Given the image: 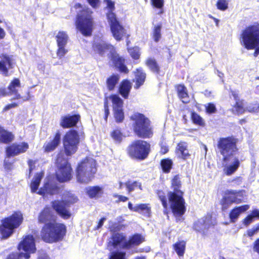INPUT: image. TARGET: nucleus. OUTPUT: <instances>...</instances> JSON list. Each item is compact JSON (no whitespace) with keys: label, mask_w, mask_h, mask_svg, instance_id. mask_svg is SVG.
I'll return each mask as SVG.
<instances>
[{"label":"nucleus","mask_w":259,"mask_h":259,"mask_svg":"<svg viewBox=\"0 0 259 259\" xmlns=\"http://www.w3.org/2000/svg\"><path fill=\"white\" fill-rule=\"evenodd\" d=\"M177 92L179 98L185 103L189 101V98L186 88L182 84L177 86Z\"/></svg>","instance_id":"nucleus-29"},{"label":"nucleus","mask_w":259,"mask_h":259,"mask_svg":"<svg viewBox=\"0 0 259 259\" xmlns=\"http://www.w3.org/2000/svg\"><path fill=\"white\" fill-rule=\"evenodd\" d=\"M186 243L184 241H180L174 244V249L179 256H183L185 250Z\"/></svg>","instance_id":"nucleus-39"},{"label":"nucleus","mask_w":259,"mask_h":259,"mask_svg":"<svg viewBox=\"0 0 259 259\" xmlns=\"http://www.w3.org/2000/svg\"><path fill=\"white\" fill-rule=\"evenodd\" d=\"M161 24L155 25L153 27L152 31V37L154 41L156 42H158L161 37Z\"/></svg>","instance_id":"nucleus-41"},{"label":"nucleus","mask_w":259,"mask_h":259,"mask_svg":"<svg viewBox=\"0 0 259 259\" xmlns=\"http://www.w3.org/2000/svg\"><path fill=\"white\" fill-rule=\"evenodd\" d=\"M119 80L118 75H112L107 80L108 88L109 90H112Z\"/></svg>","instance_id":"nucleus-43"},{"label":"nucleus","mask_w":259,"mask_h":259,"mask_svg":"<svg viewBox=\"0 0 259 259\" xmlns=\"http://www.w3.org/2000/svg\"><path fill=\"white\" fill-rule=\"evenodd\" d=\"M259 231V224L252 228L251 229L247 230V235L249 237H252L256 233H257Z\"/></svg>","instance_id":"nucleus-56"},{"label":"nucleus","mask_w":259,"mask_h":259,"mask_svg":"<svg viewBox=\"0 0 259 259\" xmlns=\"http://www.w3.org/2000/svg\"><path fill=\"white\" fill-rule=\"evenodd\" d=\"M125 186L129 192H132L136 188H139L140 190H142L141 184L138 182H132L130 181L126 183Z\"/></svg>","instance_id":"nucleus-44"},{"label":"nucleus","mask_w":259,"mask_h":259,"mask_svg":"<svg viewBox=\"0 0 259 259\" xmlns=\"http://www.w3.org/2000/svg\"><path fill=\"white\" fill-rule=\"evenodd\" d=\"M22 214L16 212L11 217L5 219L0 226V231L4 238H7L13 233L15 228H17L22 223Z\"/></svg>","instance_id":"nucleus-10"},{"label":"nucleus","mask_w":259,"mask_h":259,"mask_svg":"<svg viewBox=\"0 0 259 259\" xmlns=\"http://www.w3.org/2000/svg\"><path fill=\"white\" fill-rule=\"evenodd\" d=\"M18 248L20 251H24L20 253H23L25 259H29L30 257V254L36 251L34 237L31 235L24 236L22 240L19 243Z\"/></svg>","instance_id":"nucleus-16"},{"label":"nucleus","mask_w":259,"mask_h":259,"mask_svg":"<svg viewBox=\"0 0 259 259\" xmlns=\"http://www.w3.org/2000/svg\"><path fill=\"white\" fill-rule=\"evenodd\" d=\"M151 4L153 7L160 10L159 14L163 13V11L161 10L164 6V0H151Z\"/></svg>","instance_id":"nucleus-47"},{"label":"nucleus","mask_w":259,"mask_h":259,"mask_svg":"<svg viewBox=\"0 0 259 259\" xmlns=\"http://www.w3.org/2000/svg\"><path fill=\"white\" fill-rule=\"evenodd\" d=\"M150 207L147 204H140L135 205V211L138 212L146 215H149Z\"/></svg>","instance_id":"nucleus-38"},{"label":"nucleus","mask_w":259,"mask_h":259,"mask_svg":"<svg viewBox=\"0 0 259 259\" xmlns=\"http://www.w3.org/2000/svg\"><path fill=\"white\" fill-rule=\"evenodd\" d=\"M172 165V162L170 159H164L161 161V166L164 172H169Z\"/></svg>","instance_id":"nucleus-42"},{"label":"nucleus","mask_w":259,"mask_h":259,"mask_svg":"<svg viewBox=\"0 0 259 259\" xmlns=\"http://www.w3.org/2000/svg\"><path fill=\"white\" fill-rule=\"evenodd\" d=\"M65 46H58V49L57 52V56L60 58H62L68 52V50L65 48Z\"/></svg>","instance_id":"nucleus-52"},{"label":"nucleus","mask_w":259,"mask_h":259,"mask_svg":"<svg viewBox=\"0 0 259 259\" xmlns=\"http://www.w3.org/2000/svg\"><path fill=\"white\" fill-rule=\"evenodd\" d=\"M87 194L90 198H98L103 193V189L99 186L88 187L86 188Z\"/></svg>","instance_id":"nucleus-28"},{"label":"nucleus","mask_w":259,"mask_h":259,"mask_svg":"<svg viewBox=\"0 0 259 259\" xmlns=\"http://www.w3.org/2000/svg\"><path fill=\"white\" fill-rule=\"evenodd\" d=\"M21 83L19 79H13L8 87L9 95L14 96V99H22L23 101L28 100L30 98L29 93L27 97H23L18 93V89L20 87Z\"/></svg>","instance_id":"nucleus-22"},{"label":"nucleus","mask_w":259,"mask_h":259,"mask_svg":"<svg viewBox=\"0 0 259 259\" xmlns=\"http://www.w3.org/2000/svg\"><path fill=\"white\" fill-rule=\"evenodd\" d=\"M150 151V144L143 140H137L128 147V153L133 158L145 159Z\"/></svg>","instance_id":"nucleus-12"},{"label":"nucleus","mask_w":259,"mask_h":259,"mask_svg":"<svg viewBox=\"0 0 259 259\" xmlns=\"http://www.w3.org/2000/svg\"><path fill=\"white\" fill-rule=\"evenodd\" d=\"M253 249L259 254V238L254 242Z\"/></svg>","instance_id":"nucleus-63"},{"label":"nucleus","mask_w":259,"mask_h":259,"mask_svg":"<svg viewBox=\"0 0 259 259\" xmlns=\"http://www.w3.org/2000/svg\"><path fill=\"white\" fill-rule=\"evenodd\" d=\"M135 77L136 87L138 88L144 83L146 78V74L141 68H138L135 72Z\"/></svg>","instance_id":"nucleus-34"},{"label":"nucleus","mask_w":259,"mask_h":259,"mask_svg":"<svg viewBox=\"0 0 259 259\" xmlns=\"http://www.w3.org/2000/svg\"><path fill=\"white\" fill-rule=\"evenodd\" d=\"M234 108L238 114H242L245 110L243 103L239 101L236 102Z\"/></svg>","instance_id":"nucleus-53"},{"label":"nucleus","mask_w":259,"mask_h":259,"mask_svg":"<svg viewBox=\"0 0 259 259\" xmlns=\"http://www.w3.org/2000/svg\"><path fill=\"white\" fill-rule=\"evenodd\" d=\"M6 197L4 193V189L0 187V203L5 201Z\"/></svg>","instance_id":"nucleus-60"},{"label":"nucleus","mask_w":259,"mask_h":259,"mask_svg":"<svg viewBox=\"0 0 259 259\" xmlns=\"http://www.w3.org/2000/svg\"><path fill=\"white\" fill-rule=\"evenodd\" d=\"M60 140L61 134L58 132L56 134L53 140L45 144L44 146L45 151L49 152L54 150L60 144Z\"/></svg>","instance_id":"nucleus-24"},{"label":"nucleus","mask_w":259,"mask_h":259,"mask_svg":"<svg viewBox=\"0 0 259 259\" xmlns=\"http://www.w3.org/2000/svg\"><path fill=\"white\" fill-rule=\"evenodd\" d=\"M216 224L215 221L213 220L211 216L207 215L194 222L193 228L196 231L205 235L208 230Z\"/></svg>","instance_id":"nucleus-19"},{"label":"nucleus","mask_w":259,"mask_h":259,"mask_svg":"<svg viewBox=\"0 0 259 259\" xmlns=\"http://www.w3.org/2000/svg\"><path fill=\"white\" fill-rule=\"evenodd\" d=\"M111 136L112 138L117 142H120L122 140L121 133L118 130L114 131L111 134Z\"/></svg>","instance_id":"nucleus-51"},{"label":"nucleus","mask_w":259,"mask_h":259,"mask_svg":"<svg viewBox=\"0 0 259 259\" xmlns=\"http://www.w3.org/2000/svg\"><path fill=\"white\" fill-rule=\"evenodd\" d=\"M114 115L117 122H121L124 119V114L122 108L114 109Z\"/></svg>","instance_id":"nucleus-45"},{"label":"nucleus","mask_w":259,"mask_h":259,"mask_svg":"<svg viewBox=\"0 0 259 259\" xmlns=\"http://www.w3.org/2000/svg\"><path fill=\"white\" fill-rule=\"evenodd\" d=\"M94 51L101 56L105 54H110L112 60L115 64V66L118 68L120 71L124 73H127L128 69L124 65V59L119 56L116 54L114 47L110 45H108L102 39H95L93 45Z\"/></svg>","instance_id":"nucleus-2"},{"label":"nucleus","mask_w":259,"mask_h":259,"mask_svg":"<svg viewBox=\"0 0 259 259\" xmlns=\"http://www.w3.org/2000/svg\"><path fill=\"white\" fill-rule=\"evenodd\" d=\"M96 160L92 157H86L78 163L76 169V179L78 182L88 183L94 178L97 172Z\"/></svg>","instance_id":"nucleus-4"},{"label":"nucleus","mask_w":259,"mask_h":259,"mask_svg":"<svg viewBox=\"0 0 259 259\" xmlns=\"http://www.w3.org/2000/svg\"><path fill=\"white\" fill-rule=\"evenodd\" d=\"M131 118L134 121V130L138 137L145 138L152 136L150 121L143 114L136 113Z\"/></svg>","instance_id":"nucleus-9"},{"label":"nucleus","mask_w":259,"mask_h":259,"mask_svg":"<svg viewBox=\"0 0 259 259\" xmlns=\"http://www.w3.org/2000/svg\"><path fill=\"white\" fill-rule=\"evenodd\" d=\"M104 109H105V119L106 121H107L108 116L109 114V111L107 103H105L104 104Z\"/></svg>","instance_id":"nucleus-61"},{"label":"nucleus","mask_w":259,"mask_h":259,"mask_svg":"<svg viewBox=\"0 0 259 259\" xmlns=\"http://www.w3.org/2000/svg\"><path fill=\"white\" fill-rule=\"evenodd\" d=\"M216 6L218 9L224 11L228 8V1L227 0H218Z\"/></svg>","instance_id":"nucleus-46"},{"label":"nucleus","mask_w":259,"mask_h":259,"mask_svg":"<svg viewBox=\"0 0 259 259\" xmlns=\"http://www.w3.org/2000/svg\"><path fill=\"white\" fill-rule=\"evenodd\" d=\"M73 9L77 13L76 28L83 35H90L92 33L93 25L92 12L85 7H83L80 4H75Z\"/></svg>","instance_id":"nucleus-5"},{"label":"nucleus","mask_w":259,"mask_h":259,"mask_svg":"<svg viewBox=\"0 0 259 259\" xmlns=\"http://www.w3.org/2000/svg\"><path fill=\"white\" fill-rule=\"evenodd\" d=\"M146 66L153 72H158L159 71V67L158 64L154 58H149L146 61Z\"/></svg>","instance_id":"nucleus-40"},{"label":"nucleus","mask_w":259,"mask_h":259,"mask_svg":"<svg viewBox=\"0 0 259 259\" xmlns=\"http://www.w3.org/2000/svg\"><path fill=\"white\" fill-rule=\"evenodd\" d=\"M58 46H65L68 41V35L63 31H60L56 36Z\"/></svg>","instance_id":"nucleus-36"},{"label":"nucleus","mask_w":259,"mask_h":259,"mask_svg":"<svg viewBox=\"0 0 259 259\" xmlns=\"http://www.w3.org/2000/svg\"><path fill=\"white\" fill-rule=\"evenodd\" d=\"M23 257V253H12L10 254L7 259H20L21 257Z\"/></svg>","instance_id":"nucleus-58"},{"label":"nucleus","mask_w":259,"mask_h":259,"mask_svg":"<svg viewBox=\"0 0 259 259\" xmlns=\"http://www.w3.org/2000/svg\"><path fill=\"white\" fill-rule=\"evenodd\" d=\"M177 151L179 156L184 159H187L189 156L188 150L184 143H180L178 145Z\"/></svg>","instance_id":"nucleus-35"},{"label":"nucleus","mask_w":259,"mask_h":259,"mask_svg":"<svg viewBox=\"0 0 259 259\" xmlns=\"http://www.w3.org/2000/svg\"><path fill=\"white\" fill-rule=\"evenodd\" d=\"M11 60L10 58L5 55H4L2 60L0 61V72L5 76L8 75V70L11 67Z\"/></svg>","instance_id":"nucleus-27"},{"label":"nucleus","mask_w":259,"mask_h":259,"mask_svg":"<svg viewBox=\"0 0 259 259\" xmlns=\"http://www.w3.org/2000/svg\"><path fill=\"white\" fill-rule=\"evenodd\" d=\"M128 52L132 57L134 59H138L140 56V49L138 47H134L128 49Z\"/></svg>","instance_id":"nucleus-48"},{"label":"nucleus","mask_w":259,"mask_h":259,"mask_svg":"<svg viewBox=\"0 0 259 259\" xmlns=\"http://www.w3.org/2000/svg\"><path fill=\"white\" fill-rule=\"evenodd\" d=\"M206 112L208 113H213L215 112L216 108L215 105L212 103H208L205 105Z\"/></svg>","instance_id":"nucleus-55"},{"label":"nucleus","mask_w":259,"mask_h":259,"mask_svg":"<svg viewBox=\"0 0 259 259\" xmlns=\"http://www.w3.org/2000/svg\"><path fill=\"white\" fill-rule=\"evenodd\" d=\"M58 191V187L56 184L53 182L50 178H48L45 179L44 186L39 189L37 193L44 195L46 194L53 195L57 193Z\"/></svg>","instance_id":"nucleus-20"},{"label":"nucleus","mask_w":259,"mask_h":259,"mask_svg":"<svg viewBox=\"0 0 259 259\" xmlns=\"http://www.w3.org/2000/svg\"><path fill=\"white\" fill-rule=\"evenodd\" d=\"M66 232V226L64 224L56 222H50L42 228L40 236L46 242L53 243L61 240Z\"/></svg>","instance_id":"nucleus-3"},{"label":"nucleus","mask_w":259,"mask_h":259,"mask_svg":"<svg viewBox=\"0 0 259 259\" xmlns=\"http://www.w3.org/2000/svg\"><path fill=\"white\" fill-rule=\"evenodd\" d=\"M56 215L50 207L45 208L38 215V222L46 224L50 222H56Z\"/></svg>","instance_id":"nucleus-23"},{"label":"nucleus","mask_w":259,"mask_h":259,"mask_svg":"<svg viewBox=\"0 0 259 259\" xmlns=\"http://www.w3.org/2000/svg\"><path fill=\"white\" fill-rule=\"evenodd\" d=\"M251 215H252V217L253 218H257L259 219V210H258V209L253 210L252 211Z\"/></svg>","instance_id":"nucleus-64"},{"label":"nucleus","mask_w":259,"mask_h":259,"mask_svg":"<svg viewBox=\"0 0 259 259\" xmlns=\"http://www.w3.org/2000/svg\"><path fill=\"white\" fill-rule=\"evenodd\" d=\"M131 88V83L129 81L125 80L121 82L119 87V92L123 97L127 98Z\"/></svg>","instance_id":"nucleus-32"},{"label":"nucleus","mask_w":259,"mask_h":259,"mask_svg":"<svg viewBox=\"0 0 259 259\" xmlns=\"http://www.w3.org/2000/svg\"><path fill=\"white\" fill-rule=\"evenodd\" d=\"M80 116L75 115L62 117L60 125L64 128H68L75 125L78 121Z\"/></svg>","instance_id":"nucleus-25"},{"label":"nucleus","mask_w":259,"mask_h":259,"mask_svg":"<svg viewBox=\"0 0 259 259\" xmlns=\"http://www.w3.org/2000/svg\"><path fill=\"white\" fill-rule=\"evenodd\" d=\"M247 110L250 112H257L259 111V104H251L247 107Z\"/></svg>","instance_id":"nucleus-54"},{"label":"nucleus","mask_w":259,"mask_h":259,"mask_svg":"<svg viewBox=\"0 0 259 259\" xmlns=\"http://www.w3.org/2000/svg\"><path fill=\"white\" fill-rule=\"evenodd\" d=\"M242 201L241 191L235 190H227L222 200V209H227L232 203H240Z\"/></svg>","instance_id":"nucleus-17"},{"label":"nucleus","mask_w":259,"mask_h":259,"mask_svg":"<svg viewBox=\"0 0 259 259\" xmlns=\"http://www.w3.org/2000/svg\"><path fill=\"white\" fill-rule=\"evenodd\" d=\"M77 198L71 193H68L64 197L62 201H55L52 206L58 214L64 219H69L71 213L67 208L68 205L75 203Z\"/></svg>","instance_id":"nucleus-11"},{"label":"nucleus","mask_w":259,"mask_h":259,"mask_svg":"<svg viewBox=\"0 0 259 259\" xmlns=\"http://www.w3.org/2000/svg\"><path fill=\"white\" fill-rule=\"evenodd\" d=\"M63 154H59L56 160L58 170L56 172V177L60 182H64L70 180L72 177V168L71 165L67 162V160L64 158Z\"/></svg>","instance_id":"nucleus-13"},{"label":"nucleus","mask_w":259,"mask_h":259,"mask_svg":"<svg viewBox=\"0 0 259 259\" xmlns=\"http://www.w3.org/2000/svg\"><path fill=\"white\" fill-rule=\"evenodd\" d=\"M14 138L13 134L0 126V141L4 143L11 142Z\"/></svg>","instance_id":"nucleus-31"},{"label":"nucleus","mask_w":259,"mask_h":259,"mask_svg":"<svg viewBox=\"0 0 259 259\" xmlns=\"http://www.w3.org/2000/svg\"><path fill=\"white\" fill-rule=\"evenodd\" d=\"M249 208L248 205H244L234 208L229 214L231 222L234 223L236 221L240 214L248 210Z\"/></svg>","instance_id":"nucleus-26"},{"label":"nucleus","mask_w":259,"mask_h":259,"mask_svg":"<svg viewBox=\"0 0 259 259\" xmlns=\"http://www.w3.org/2000/svg\"><path fill=\"white\" fill-rule=\"evenodd\" d=\"M236 140L232 137L220 138L218 142V148L223 157L237 153Z\"/></svg>","instance_id":"nucleus-14"},{"label":"nucleus","mask_w":259,"mask_h":259,"mask_svg":"<svg viewBox=\"0 0 259 259\" xmlns=\"http://www.w3.org/2000/svg\"><path fill=\"white\" fill-rule=\"evenodd\" d=\"M240 161L236 154L224 157L223 158L224 173L227 176L233 175L240 166Z\"/></svg>","instance_id":"nucleus-18"},{"label":"nucleus","mask_w":259,"mask_h":259,"mask_svg":"<svg viewBox=\"0 0 259 259\" xmlns=\"http://www.w3.org/2000/svg\"><path fill=\"white\" fill-rule=\"evenodd\" d=\"M109 12L107 14L108 22L113 36L117 40H120L126 35V30L117 21L115 15L112 12L114 9V3L111 0H105Z\"/></svg>","instance_id":"nucleus-8"},{"label":"nucleus","mask_w":259,"mask_h":259,"mask_svg":"<svg viewBox=\"0 0 259 259\" xmlns=\"http://www.w3.org/2000/svg\"><path fill=\"white\" fill-rule=\"evenodd\" d=\"M127 242L123 234L113 233L108 242V248L110 251L109 259H125V253L115 250L127 249Z\"/></svg>","instance_id":"nucleus-6"},{"label":"nucleus","mask_w":259,"mask_h":259,"mask_svg":"<svg viewBox=\"0 0 259 259\" xmlns=\"http://www.w3.org/2000/svg\"><path fill=\"white\" fill-rule=\"evenodd\" d=\"M253 218L251 214L248 215L246 218L244 219L243 223L245 226H248L251 224L253 220Z\"/></svg>","instance_id":"nucleus-59"},{"label":"nucleus","mask_w":259,"mask_h":259,"mask_svg":"<svg viewBox=\"0 0 259 259\" xmlns=\"http://www.w3.org/2000/svg\"><path fill=\"white\" fill-rule=\"evenodd\" d=\"M157 195L162 204L163 207L164 208L166 209L168 206V204L167 202V199L165 197V195L164 193L162 191H159L157 192Z\"/></svg>","instance_id":"nucleus-49"},{"label":"nucleus","mask_w":259,"mask_h":259,"mask_svg":"<svg viewBox=\"0 0 259 259\" xmlns=\"http://www.w3.org/2000/svg\"><path fill=\"white\" fill-rule=\"evenodd\" d=\"M241 42L247 50H252L259 45V24L246 27L241 35Z\"/></svg>","instance_id":"nucleus-7"},{"label":"nucleus","mask_w":259,"mask_h":259,"mask_svg":"<svg viewBox=\"0 0 259 259\" xmlns=\"http://www.w3.org/2000/svg\"><path fill=\"white\" fill-rule=\"evenodd\" d=\"M174 192L168 193V199L172 213L176 218V220L182 221V216L186 211L185 202L183 198V193L179 190L181 183L179 176H175L171 181Z\"/></svg>","instance_id":"nucleus-1"},{"label":"nucleus","mask_w":259,"mask_h":259,"mask_svg":"<svg viewBox=\"0 0 259 259\" xmlns=\"http://www.w3.org/2000/svg\"><path fill=\"white\" fill-rule=\"evenodd\" d=\"M89 4L94 8L98 6L99 0H88Z\"/></svg>","instance_id":"nucleus-62"},{"label":"nucleus","mask_w":259,"mask_h":259,"mask_svg":"<svg viewBox=\"0 0 259 259\" xmlns=\"http://www.w3.org/2000/svg\"><path fill=\"white\" fill-rule=\"evenodd\" d=\"M191 117L194 123L200 125L203 124L202 118L197 114L195 113H192Z\"/></svg>","instance_id":"nucleus-50"},{"label":"nucleus","mask_w":259,"mask_h":259,"mask_svg":"<svg viewBox=\"0 0 259 259\" xmlns=\"http://www.w3.org/2000/svg\"><path fill=\"white\" fill-rule=\"evenodd\" d=\"M28 149L27 143L22 142L19 144H13L8 147L6 150L7 156L11 157L25 152Z\"/></svg>","instance_id":"nucleus-21"},{"label":"nucleus","mask_w":259,"mask_h":259,"mask_svg":"<svg viewBox=\"0 0 259 259\" xmlns=\"http://www.w3.org/2000/svg\"><path fill=\"white\" fill-rule=\"evenodd\" d=\"M9 157H10L7 156L4 161V166L5 168L7 170H11L13 167L12 163L9 162Z\"/></svg>","instance_id":"nucleus-57"},{"label":"nucleus","mask_w":259,"mask_h":259,"mask_svg":"<svg viewBox=\"0 0 259 259\" xmlns=\"http://www.w3.org/2000/svg\"><path fill=\"white\" fill-rule=\"evenodd\" d=\"M144 237L140 234H136L133 235L127 241V249L131 248L132 246L138 245L144 241Z\"/></svg>","instance_id":"nucleus-30"},{"label":"nucleus","mask_w":259,"mask_h":259,"mask_svg":"<svg viewBox=\"0 0 259 259\" xmlns=\"http://www.w3.org/2000/svg\"><path fill=\"white\" fill-rule=\"evenodd\" d=\"M63 143L65 153L67 156L75 153L79 143V138L77 133L73 130L67 132L63 138Z\"/></svg>","instance_id":"nucleus-15"},{"label":"nucleus","mask_w":259,"mask_h":259,"mask_svg":"<svg viewBox=\"0 0 259 259\" xmlns=\"http://www.w3.org/2000/svg\"><path fill=\"white\" fill-rule=\"evenodd\" d=\"M110 99L112 101L113 109L122 108L123 101L118 95H112L110 97Z\"/></svg>","instance_id":"nucleus-37"},{"label":"nucleus","mask_w":259,"mask_h":259,"mask_svg":"<svg viewBox=\"0 0 259 259\" xmlns=\"http://www.w3.org/2000/svg\"><path fill=\"white\" fill-rule=\"evenodd\" d=\"M44 173L43 172H40L37 173L32 180L30 184V188L32 192H36L38 187L39 185L40 182L44 177Z\"/></svg>","instance_id":"nucleus-33"}]
</instances>
